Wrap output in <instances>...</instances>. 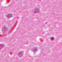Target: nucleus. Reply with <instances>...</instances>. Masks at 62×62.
Here are the masks:
<instances>
[{
  "label": "nucleus",
  "instance_id": "11",
  "mask_svg": "<svg viewBox=\"0 0 62 62\" xmlns=\"http://www.w3.org/2000/svg\"><path fill=\"white\" fill-rule=\"evenodd\" d=\"M0 36H1V35H0Z\"/></svg>",
  "mask_w": 62,
  "mask_h": 62
},
{
  "label": "nucleus",
  "instance_id": "2",
  "mask_svg": "<svg viewBox=\"0 0 62 62\" xmlns=\"http://www.w3.org/2000/svg\"><path fill=\"white\" fill-rule=\"evenodd\" d=\"M34 12L35 13H38L39 12V9L38 8H35L33 10Z\"/></svg>",
  "mask_w": 62,
  "mask_h": 62
},
{
  "label": "nucleus",
  "instance_id": "5",
  "mask_svg": "<svg viewBox=\"0 0 62 62\" xmlns=\"http://www.w3.org/2000/svg\"><path fill=\"white\" fill-rule=\"evenodd\" d=\"M33 51L34 52H36L38 50V49H37V48L36 47H34L33 48Z\"/></svg>",
  "mask_w": 62,
  "mask_h": 62
},
{
  "label": "nucleus",
  "instance_id": "6",
  "mask_svg": "<svg viewBox=\"0 0 62 62\" xmlns=\"http://www.w3.org/2000/svg\"><path fill=\"white\" fill-rule=\"evenodd\" d=\"M4 46V45H0V49H1L2 48H3Z\"/></svg>",
  "mask_w": 62,
  "mask_h": 62
},
{
  "label": "nucleus",
  "instance_id": "9",
  "mask_svg": "<svg viewBox=\"0 0 62 62\" xmlns=\"http://www.w3.org/2000/svg\"><path fill=\"white\" fill-rule=\"evenodd\" d=\"M18 18H19V17H17V19H18Z\"/></svg>",
  "mask_w": 62,
  "mask_h": 62
},
{
  "label": "nucleus",
  "instance_id": "7",
  "mask_svg": "<svg viewBox=\"0 0 62 62\" xmlns=\"http://www.w3.org/2000/svg\"><path fill=\"white\" fill-rule=\"evenodd\" d=\"M50 39L51 41H53L54 40V38L53 37H51L50 38Z\"/></svg>",
  "mask_w": 62,
  "mask_h": 62
},
{
  "label": "nucleus",
  "instance_id": "8",
  "mask_svg": "<svg viewBox=\"0 0 62 62\" xmlns=\"http://www.w3.org/2000/svg\"><path fill=\"white\" fill-rule=\"evenodd\" d=\"M10 21H8L7 22V24H9V23H10Z\"/></svg>",
  "mask_w": 62,
  "mask_h": 62
},
{
  "label": "nucleus",
  "instance_id": "4",
  "mask_svg": "<svg viewBox=\"0 0 62 62\" xmlns=\"http://www.w3.org/2000/svg\"><path fill=\"white\" fill-rule=\"evenodd\" d=\"M7 17L8 18H11L12 17V15L11 14H8V15H7Z\"/></svg>",
  "mask_w": 62,
  "mask_h": 62
},
{
  "label": "nucleus",
  "instance_id": "3",
  "mask_svg": "<svg viewBox=\"0 0 62 62\" xmlns=\"http://www.w3.org/2000/svg\"><path fill=\"white\" fill-rule=\"evenodd\" d=\"M18 54L19 56L22 57V56H23V52L22 51L18 53Z\"/></svg>",
  "mask_w": 62,
  "mask_h": 62
},
{
  "label": "nucleus",
  "instance_id": "1",
  "mask_svg": "<svg viewBox=\"0 0 62 62\" xmlns=\"http://www.w3.org/2000/svg\"><path fill=\"white\" fill-rule=\"evenodd\" d=\"M3 29L4 32H8H8H9V31H10L9 30V29L5 27H4L3 28Z\"/></svg>",
  "mask_w": 62,
  "mask_h": 62
},
{
  "label": "nucleus",
  "instance_id": "10",
  "mask_svg": "<svg viewBox=\"0 0 62 62\" xmlns=\"http://www.w3.org/2000/svg\"><path fill=\"white\" fill-rule=\"evenodd\" d=\"M47 22H46V24H47Z\"/></svg>",
  "mask_w": 62,
  "mask_h": 62
}]
</instances>
